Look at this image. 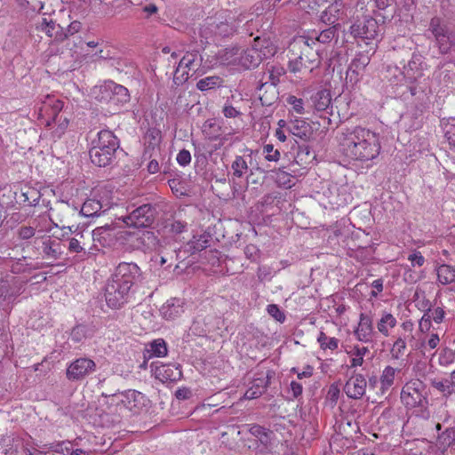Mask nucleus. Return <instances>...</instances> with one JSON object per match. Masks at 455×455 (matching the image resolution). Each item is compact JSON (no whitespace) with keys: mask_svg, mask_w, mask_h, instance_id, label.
Returning a JSON list of instances; mask_svg holds the SVG:
<instances>
[{"mask_svg":"<svg viewBox=\"0 0 455 455\" xmlns=\"http://www.w3.org/2000/svg\"><path fill=\"white\" fill-rule=\"evenodd\" d=\"M150 347L152 354L157 357L164 356L167 355V345L162 339L154 340L150 344Z\"/></svg>","mask_w":455,"mask_h":455,"instance_id":"49","label":"nucleus"},{"mask_svg":"<svg viewBox=\"0 0 455 455\" xmlns=\"http://www.w3.org/2000/svg\"><path fill=\"white\" fill-rule=\"evenodd\" d=\"M82 28V24L78 20L72 21L67 28H65L66 34H67V39L68 36H73L76 33H78Z\"/></svg>","mask_w":455,"mask_h":455,"instance_id":"64","label":"nucleus"},{"mask_svg":"<svg viewBox=\"0 0 455 455\" xmlns=\"http://www.w3.org/2000/svg\"><path fill=\"white\" fill-rule=\"evenodd\" d=\"M427 31L431 33L435 40L441 36L446 35L451 30L442 18L435 16L429 21Z\"/></svg>","mask_w":455,"mask_h":455,"instance_id":"30","label":"nucleus"},{"mask_svg":"<svg viewBox=\"0 0 455 455\" xmlns=\"http://www.w3.org/2000/svg\"><path fill=\"white\" fill-rule=\"evenodd\" d=\"M271 86H275L280 82V77L285 74V69L280 65L271 66L268 69Z\"/></svg>","mask_w":455,"mask_h":455,"instance_id":"47","label":"nucleus"},{"mask_svg":"<svg viewBox=\"0 0 455 455\" xmlns=\"http://www.w3.org/2000/svg\"><path fill=\"white\" fill-rule=\"evenodd\" d=\"M408 259L411 262L412 267H421L425 263V258L420 251H417L410 254Z\"/></svg>","mask_w":455,"mask_h":455,"instance_id":"58","label":"nucleus"},{"mask_svg":"<svg viewBox=\"0 0 455 455\" xmlns=\"http://www.w3.org/2000/svg\"><path fill=\"white\" fill-rule=\"evenodd\" d=\"M311 108L316 112H326L331 116L333 115L331 105V92L327 89H323L310 97Z\"/></svg>","mask_w":455,"mask_h":455,"instance_id":"20","label":"nucleus"},{"mask_svg":"<svg viewBox=\"0 0 455 455\" xmlns=\"http://www.w3.org/2000/svg\"><path fill=\"white\" fill-rule=\"evenodd\" d=\"M231 169L234 178H242L247 172L249 167L243 156H236L231 164Z\"/></svg>","mask_w":455,"mask_h":455,"instance_id":"40","label":"nucleus"},{"mask_svg":"<svg viewBox=\"0 0 455 455\" xmlns=\"http://www.w3.org/2000/svg\"><path fill=\"white\" fill-rule=\"evenodd\" d=\"M187 229V222L180 220H174L171 224V231L175 234H181Z\"/></svg>","mask_w":455,"mask_h":455,"instance_id":"61","label":"nucleus"},{"mask_svg":"<svg viewBox=\"0 0 455 455\" xmlns=\"http://www.w3.org/2000/svg\"><path fill=\"white\" fill-rule=\"evenodd\" d=\"M96 99L100 103L116 110L129 102L130 93L124 86L109 81L100 87Z\"/></svg>","mask_w":455,"mask_h":455,"instance_id":"5","label":"nucleus"},{"mask_svg":"<svg viewBox=\"0 0 455 455\" xmlns=\"http://www.w3.org/2000/svg\"><path fill=\"white\" fill-rule=\"evenodd\" d=\"M339 24L333 25L329 27L326 29L322 30L319 35L316 36V41L321 44H330L333 39H338V28Z\"/></svg>","mask_w":455,"mask_h":455,"instance_id":"39","label":"nucleus"},{"mask_svg":"<svg viewBox=\"0 0 455 455\" xmlns=\"http://www.w3.org/2000/svg\"><path fill=\"white\" fill-rule=\"evenodd\" d=\"M401 400L408 409H416V413L424 419L429 417L426 386L419 379L407 382L401 392Z\"/></svg>","mask_w":455,"mask_h":455,"instance_id":"3","label":"nucleus"},{"mask_svg":"<svg viewBox=\"0 0 455 455\" xmlns=\"http://www.w3.org/2000/svg\"><path fill=\"white\" fill-rule=\"evenodd\" d=\"M437 280L443 285L450 284L455 282V267L442 264L436 267Z\"/></svg>","mask_w":455,"mask_h":455,"instance_id":"33","label":"nucleus"},{"mask_svg":"<svg viewBox=\"0 0 455 455\" xmlns=\"http://www.w3.org/2000/svg\"><path fill=\"white\" fill-rule=\"evenodd\" d=\"M36 29L44 31L47 36L52 38L55 30L59 29V24L52 20H48L46 18H42L36 24Z\"/></svg>","mask_w":455,"mask_h":455,"instance_id":"41","label":"nucleus"},{"mask_svg":"<svg viewBox=\"0 0 455 455\" xmlns=\"http://www.w3.org/2000/svg\"><path fill=\"white\" fill-rule=\"evenodd\" d=\"M290 132L304 141L309 140L312 135V127L304 120L296 119L289 124Z\"/></svg>","mask_w":455,"mask_h":455,"instance_id":"26","label":"nucleus"},{"mask_svg":"<svg viewBox=\"0 0 455 455\" xmlns=\"http://www.w3.org/2000/svg\"><path fill=\"white\" fill-rule=\"evenodd\" d=\"M220 129L221 127L213 120H207L203 126V132L212 140L220 138Z\"/></svg>","mask_w":455,"mask_h":455,"instance_id":"43","label":"nucleus"},{"mask_svg":"<svg viewBox=\"0 0 455 455\" xmlns=\"http://www.w3.org/2000/svg\"><path fill=\"white\" fill-rule=\"evenodd\" d=\"M315 156L312 155L308 146H299L298 153L295 156V161L299 164H305L313 159Z\"/></svg>","mask_w":455,"mask_h":455,"instance_id":"45","label":"nucleus"},{"mask_svg":"<svg viewBox=\"0 0 455 455\" xmlns=\"http://www.w3.org/2000/svg\"><path fill=\"white\" fill-rule=\"evenodd\" d=\"M300 55L296 59L290 60L288 68L291 73H299L307 71L311 73L321 64L320 56L317 51H314L308 44L307 41H304Z\"/></svg>","mask_w":455,"mask_h":455,"instance_id":"6","label":"nucleus"},{"mask_svg":"<svg viewBox=\"0 0 455 455\" xmlns=\"http://www.w3.org/2000/svg\"><path fill=\"white\" fill-rule=\"evenodd\" d=\"M62 108L63 102L61 100H52L49 103H45L40 109V115H43V111H44L50 116L49 119L46 120V126H51L52 124L57 125L52 132L53 136L57 139H60L64 134L69 123L68 117L60 115Z\"/></svg>","mask_w":455,"mask_h":455,"instance_id":"7","label":"nucleus"},{"mask_svg":"<svg viewBox=\"0 0 455 455\" xmlns=\"http://www.w3.org/2000/svg\"><path fill=\"white\" fill-rule=\"evenodd\" d=\"M159 159H161V156H152L150 159H148L149 162L147 169L149 173L155 174L160 171Z\"/></svg>","mask_w":455,"mask_h":455,"instance_id":"59","label":"nucleus"},{"mask_svg":"<svg viewBox=\"0 0 455 455\" xmlns=\"http://www.w3.org/2000/svg\"><path fill=\"white\" fill-rule=\"evenodd\" d=\"M274 376L275 371L271 370L256 372L251 381V386L244 394L245 398L255 399L261 396L267 391Z\"/></svg>","mask_w":455,"mask_h":455,"instance_id":"15","label":"nucleus"},{"mask_svg":"<svg viewBox=\"0 0 455 455\" xmlns=\"http://www.w3.org/2000/svg\"><path fill=\"white\" fill-rule=\"evenodd\" d=\"M41 197L40 192L31 187H26L21 189L20 194L18 197V202L20 204H27L28 205H36Z\"/></svg>","mask_w":455,"mask_h":455,"instance_id":"32","label":"nucleus"},{"mask_svg":"<svg viewBox=\"0 0 455 455\" xmlns=\"http://www.w3.org/2000/svg\"><path fill=\"white\" fill-rule=\"evenodd\" d=\"M108 208V204H104L96 198H89L83 204L80 212L85 217H94L105 212Z\"/></svg>","mask_w":455,"mask_h":455,"instance_id":"25","label":"nucleus"},{"mask_svg":"<svg viewBox=\"0 0 455 455\" xmlns=\"http://www.w3.org/2000/svg\"><path fill=\"white\" fill-rule=\"evenodd\" d=\"M223 84V79L217 76H207L200 79L196 84V88L202 92L212 90L220 87Z\"/></svg>","mask_w":455,"mask_h":455,"instance_id":"37","label":"nucleus"},{"mask_svg":"<svg viewBox=\"0 0 455 455\" xmlns=\"http://www.w3.org/2000/svg\"><path fill=\"white\" fill-rule=\"evenodd\" d=\"M263 152L266 153L265 158L267 161L276 162L280 158V152L275 149L272 144H267L263 147Z\"/></svg>","mask_w":455,"mask_h":455,"instance_id":"55","label":"nucleus"},{"mask_svg":"<svg viewBox=\"0 0 455 455\" xmlns=\"http://www.w3.org/2000/svg\"><path fill=\"white\" fill-rule=\"evenodd\" d=\"M102 395L110 399L109 403L122 404L124 408L135 412L144 406L146 401L145 395L136 390L113 394L102 393Z\"/></svg>","mask_w":455,"mask_h":455,"instance_id":"11","label":"nucleus"},{"mask_svg":"<svg viewBox=\"0 0 455 455\" xmlns=\"http://www.w3.org/2000/svg\"><path fill=\"white\" fill-rule=\"evenodd\" d=\"M275 53V47L269 40L257 36L251 47L240 49V66L245 69L257 68L263 60L274 56Z\"/></svg>","mask_w":455,"mask_h":455,"instance_id":"4","label":"nucleus"},{"mask_svg":"<svg viewBox=\"0 0 455 455\" xmlns=\"http://www.w3.org/2000/svg\"><path fill=\"white\" fill-rule=\"evenodd\" d=\"M71 339L76 342L81 341L84 338V327L82 325H77L72 329L71 331Z\"/></svg>","mask_w":455,"mask_h":455,"instance_id":"63","label":"nucleus"},{"mask_svg":"<svg viewBox=\"0 0 455 455\" xmlns=\"http://www.w3.org/2000/svg\"><path fill=\"white\" fill-rule=\"evenodd\" d=\"M177 162L182 166L188 164L191 162L190 152L186 149L180 150L177 156Z\"/></svg>","mask_w":455,"mask_h":455,"instance_id":"62","label":"nucleus"},{"mask_svg":"<svg viewBox=\"0 0 455 455\" xmlns=\"http://www.w3.org/2000/svg\"><path fill=\"white\" fill-rule=\"evenodd\" d=\"M247 427L249 433L258 438L263 445L267 446L270 443L272 431L256 424L248 425Z\"/></svg>","mask_w":455,"mask_h":455,"instance_id":"34","label":"nucleus"},{"mask_svg":"<svg viewBox=\"0 0 455 455\" xmlns=\"http://www.w3.org/2000/svg\"><path fill=\"white\" fill-rule=\"evenodd\" d=\"M214 33L219 35L220 36H228L235 33L237 29V25L235 20H228L225 19L224 20L214 21L211 24Z\"/></svg>","mask_w":455,"mask_h":455,"instance_id":"31","label":"nucleus"},{"mask_svg":"<svg viewBox=\"0 0 455 455\" xmlns=\"http://www.w3.org/2000/svg\"><path fill=\"white\" fill-rule=\"evenodd\" d=\"M445 138L449 144L455 148V117H451L445 124Z\"/></svg>","mask_w":455,"mask_h":455,"instance_id":"52","label":"nucleus"},{"mask_svg":"<svg viewBox=\"0 0 455 455\" xmlns=\"http://www.w3.org/2000/svg\"><path fill=\"white\" fill-rule=\"evenodd\" d=\"M426 312H429L430 318L436 323H442L445 315V312L441 307H436L433 309L428 308Z\"/></svg>","mask_w":455,"mask_h":455,"instance_id":"56","label":"nucleus"},{"mask_svg":"<svg viewBox=\"0 0 455 455\" xmlns=\"http://www.w3.org/2000/svg\"><path fill=\"white\" fill-rule=\"evenodd\" d=\"M395 317L387 312H384L381 318L377 323L378 331L385 337L389 336V329L396 325Z\"/></svg>","mask_w":455,"mask_h":455,"instance_id":"35","label":"nucleus"},{"mask_svg":"<svg viewBox=\"0 0 455 455\" xmlns=\"http://www.w3.org/2000/svg\"><path fill=\"white\" fill-rule=\"evenodd\" d=\"M131 289L124 283L109 278L105 286V299L108 306L115 309L120 308L127 302Z\"/></svg>","mask_w":455,"mask_h":455,"instance_id":"8","label":"nucleus"},{"mask_svg":"<svg viewBox=\"0 0 455 455\" xmlns=\"http://www.w3.org/2000/svg\"><path fill=\"white\" fill-rule=\"evenodd\" d=\"M36 229L30 226H21L17 230L20 239L28 240L35 235Z\"/></svg>","mask_w":455,"mask_h":455,"instance_id":"57","label":"nucleus"},{"mask_svg":"<svg viewBox=\"0 0 455 455\" xmlns=\"http://www.w3.org/2000/svg\"><path fill=\"white\" fill-rule=\"evenodd\" d=\"M92 237L93 245L89 248L88 254H95V251L100 250L99 246L109 247L114 243L116 240L114 228L110 225L98 227L92 231Z\"/></svg>","mask_w":455,"mask_h":455,"instance_id":"16","label":"nucleus"},{"mask_svg":"<svg viewBox=\"0 0 455 455\" xmlns=\"http://www.w3.org/2000/svg\"><path fill=\"white\" fill-rule=\"evenodd\" d=\"M140 239L148 247L155 245L156 242V236L155 234L148 230L142 232Z\"/></svg>","mask_w":455,"mask_h":455,"instance_id":"60","label":"nucleus"},{"mask_svg":"<svg viewBox=\"0 0 455 455\" xmlns=\"http://www.w3.org/2000/svg\"><path fill=\"white\" fill-rule=\"evenodd\" d=\"M157 212L150 204H142L134 209L129 215L124 218V222L130 227L148 228L156 220Z\"/></svg>","mask_w":455,"mask_h":455,"instance_id":"9","label":"nucleus"},{"mask_svg":"<svg viewBox=\"0 0 455 455\" xmlns=\"http://www.w3.org/2000/svg\"><path fill=\"white\" fill-rule=\"evenodd\" d=\"M376 332L373 328V320L371 315L361 313L359 323L354 331V335L358 341L369 343L373 341Z\"/></svg>","mask_w":455,"mask_h":455,"instance_id":"17","label":"nucleus"},{"mask_svg":"<svg viewBox=\"0 0 455 455\" xmlns=\"http://www.w3.org/2000/svg\"><path fill=\"white\" fill-rule=\"evenodd\" d=\"M455 362V351L451 348L445 347L439 355V363L443 366H448Z\"/></svg>","mask_w":455,"mask_h":455,"instance_id":"50","label":"nucleus"},{"mask_svg":"<svg viewBox=\"0 0 455 455\" xmlns=\"http://www.w3.org/2000/svg\"><path fill=\"white\" fill-rule=\"evenodd\" d=\"M370 61L371 54L369 52H358L352 60L347 68V76H350L351 81L353 80V76H355V81H358V76L364 71L365 68L369 65Z\"/></svg>","mask_w":455,"mask_h":455,"instance_id":"23","label":"nucleus"},{"mask_svg":"<svg viewBox=\"0 0 455 455\" xmlns=\"http://www.w3.org/2000/svg\"><path fill=\"white\" fill-rule=\"evenodd\" d=\"M96 363L88 357H80L73 361L66 370L69 381H82L96 371Z\"/></svg>","mask_w":455,"mask_h":455,"instance_id":"13","label":"nucleus"},{"mask_svg":"<svg viewBox=\"0 0 455 455\" xmlns=\"http://www.w3.org/2000/svg\"><path fill=\"white\" fill-rule=\"evenodd\" d=\"M86 242L78 240V238L68 239V251L71 253H81L84 255H89L88 251H85Z\"/></svg>","mask_w":455,"mask_h":455,"instance_id":"48","label":"nucleus"},{"mask_svg":"<svg viewBox=\"0 0 455 455\" xmlns=\"http://www.w3.org/2000/svg\"><path fill=\"white\" fill-rule=\"evenodd\" d=\"M438 440L444 447H449L455 443V427H449L439 435Z\"/></svg>","mask_w":455,"mask_h":455,"instance_id":"46","label":"nucleus"},{"mask_svg":"<svg viewBox=\"0 0 455 455\" xmlns=\"http://www.w3.org/2000/svg\"><path fill=\"white\" fill-rule=\"evenodd\" d=\"M431 385L433 387L443 393L444 395H450L452 393H454L455 386L453 384L452 379H444V380H438V379H433L431 381Z\"/></svg>","mask_w":455,"mask_h":455,"instance_id":"42","label":"nucleus"},{"mask_svg":"<svg viewBox=\"0 0 455 455\" xmlns=\"http://www.w3.org/2000/svg\"><path fill=\"white\" fill-rule=\"evenodd\" d=\"M240 48L232 47L220 50L218 52V60L222 65L240 66Z\"/></svg>","mask_w":455,"mask_h":455,"instance_id":"28","label":"nucleus"},{"mask_svg":"<svg viewBox=\"0 0 455 455\" xmlns=\"http://www.w3.org/2000/svg\"><path fill=\"white\" fill-rule=\"evenodd\" d=\"M396 372V369L392 366H387L380 376V388L382 393L386 390L389 389L394 384L395 375Z\"/></svg>","mask_w":455,"mask_h":455,"instance_id":"38","label":"nucleus"},{"mask_svg":"<svg viewBox=\"0 0 455 455\" xmlns=\"http://www.w3.org/2000/svg\"><path fill=\"white\" fill-rule=\"evenodd\" d=\"M267 313L275 318L276 321L280 323H283L285 321V315L283 311L280 310L279 307L275 304H270L267 307Z\"/></svg>","mask_w":455,"mask_h":455,"instance_id":"54","label":"nucleus"},{"mask_svg":"<svg viewBox=\"0 0 455 455\" xmlns=\"http://www.w3.org/2000/svg\"><path fill=\"white\" fill-rule=\"evenodd\" d=\"M336 140L344 157L362 164L378 158L381 151L379 134L361 125L340 127Z\"/></svg>","mask_w":455,"mask_h":455,"instance_id":"1","label":"nucleus"},{"mask_svg":"<svg viewBox=\"0 0 455 455\" xmlns=\"http://www.w3.org/2000/svg\"><path fill=\"white\" fill-rule=\"evenodd\" d=\"M405 350H406L405 339L403 338H398L395 341L393 347L391 349V354H392L393 358L399 359L400 357H402L404 355Z\"/></svg>","mask_w":455,"mask_h":455,"instance_id":"51","label":"nucleus"},{"mask_svg":"<svg viewBox=\"0 0 455 455\" xmlns=\"http://www.w3.org/2000/svg\"><path fill=\"white\" fill-rule=\"evenodd\" d=\"M20 444L18 435L11 433L2 435L0 438V455H17Z\"/></svg>","mask_w":455,"mask_h":455,"instance_id":"24","label":"nucleus"},{"mask_svg":"<svg viewBox=\"0 0 455 455\" xmlns=\"http://www.w3.org/2000/svg\"><path fill=\"white\" fill-rule=\"evenodd\" d=\"M286 101L292 107L293 110L297 114L303 115L305 113L304 101L302 99H299L293 95H289L286 99Z\"/></svg>","mask_w":455,"mask_h":455,"instance_id":"53","label":"nucleus"},{"mask_svg":"<svg viewBox=\"0 0 455 455\" xmlns=\"http://www.w3.org/2000/svg\"><path fill=\"white\" fill-rule=\"evenodd\" d=\"M441 54H448L455 48V33L451 31L435 39Z\"/></svg>","mask_w":455,"mask_h":455,"instance_id":"29","label":"nucleus"},{"mask_svg":"<svg viewBox=\"0 0 455 455\" xmlns=\"http://www.w3.org/2000/svg\"><path fill=\"white\" fill-rule=\"evenodd\" d=\"M152 371L161 382H174L181 377V371L174 364L156 365Z\"/></svg>","mask_w":455,"mask_h":455,"instance_id":"22","label":"nucleus"},{"mask_svg":"<svg viewBox=\"0 0 455 455\" xmlns=\"http://www.w3.org/2000/svg\"><path fill=\"white\" fill-rule=\"evenodd\" d=\"M423 56L419 52H413L411 59L403 68V73L411 83L423 76Z\"/></svg>","mask_w":455,"mask_h":455,"instance_id":"21","label":"nucleus"},{"mask_svg":"<svg viewBox=\"0 0 455 455\" xmlns=\"http://www.w3.org/2000/svg\"><path fill=\"white\" fill-rule=\"evenodd\" d=\"M183 312L184 310L181 302L177 298H172L167 300L166 303L161 307V314L167 320L174 319Z\"/></svg>","mask_w":455,"mask_h":455,"instance_id":"27","label":"nucleus"},{"mask_svg":"<svg viewBox=\"0 0 455 455\" xmlns=\"http://www.w3.org/2000/svg\"><path fill=\"white\" fill-rule=\"evenodd\" d=\"M43 251L48 257L59 259L62 253L61 243L60 241L48 238L43 242Z\"/></svg>","mask_w":455,"mask_h":455,"instance_id":"36","label":"nucleus"},{"mask_svg":"<svg viewBox=\"0 0 455 455\" xmlns=\"http://www.w3.org/2000/svg\"><path fill=\"white\" fill-rule=\"evenodd\" d=\"M317 341L320 344L321 348L323 349H331L335 350L338 348L339 346V339L332 337L329 338L327 335L321 331L318 335Z\"/></svg>","mask_w":455,"mask_h":455,"instance_id":"44","label":"nucleus"},{"mask_svg":"<svg viewBox=\"0 0 455 455\" xmlns=\"http://www.w3.org/2000/svg\"><path fill=\"white\" fill-rule=\"evenodd\" d=\"M367 382L363 374H355L346 382L344 392L352 399H360L363 396L366 390Z\"/></svg>","mask_w":455,"mask_h":455,"instance_id":"19","label":"nucleus"},{"mask_svg":"<svg viewBox=\"0 0 455 455\" xmlns=\"http://www.w3.org/2000/svg\"><path fill=\"white\" fill-rule=\"evenodd\" d=\"M118 148L117 137L109 130H102L92 141V148L89 150L90 159L93 164L106 167L114 161Z\"/></svg>","mask_w":455,"mask_h":455,"instance_id":"2","label":"nucleus"},{"mask_svg":"<svg viewBox=\"0 0 455 455\" xmlns=\"http://www.w3.org/2000/svg\"><path fill=\"white\" fill-rule=\"evenodd\" d=\"M145 149L143 159H150L152 156H162L160 149L161 132L156 129L148 130L145 135Z\"/></svg>","mask_w":455,"mask_h":455,"instance_id":"18","label":"nucleus"},{"mask_svg":"<svg viewBox=\"0 0 455 455\" xmlns=\"http://www.w3.org/2000/svg\"><path fill=\"white\" fill-rule=\"evenodd\" d=\"M350 34L355 38H362L366 44H370L371 42L377 40L379 36V21L372 17L356 20L350 27Z\"/></svg>","mask_w":455,"mask_h":455,"instance_id":"10","label":"nucleus"},{"mask_svg":"<svg viewBox=\"0 0 455 455\" xmlns=\"http://www.w3.org/2000/svg\"><path fill=\"white\" fill-rule=\"evenodd\" d=\"M141 276L140 268L135 263L122 262L116 267L111 277L121 283L132 288Z\"/></svg>","mask_w":455,"mask_h":455,"instance_id":"14","label":"nucleus"},{"mask_svg":"<svg viewBox=\"0 0 455 455\" xmlns=\"http://www.w3.org/2000/svg\"><path fill=\"white\" fill-rule=\"evenodd\" d=\"M202 62L201 55L196 52H187L180 60L178 68L175 70L173 81L176 84L186 82L190 75L189 71L196 72Z\"/></svg>","mask_w":455,"mask_h":455,"instance_id":"12","label":"nucleus"}]
</instances>
